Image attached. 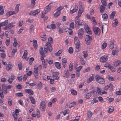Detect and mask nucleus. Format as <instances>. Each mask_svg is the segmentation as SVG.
Listing matches in <instances>:
<instances>
[{"instance_id":"obj_27","label":"nucleus","mask_w":121,"mask_h":121,"mask_svg":"<svg viewBox=\"0 0 121 121\" xmlns=\"http://www.w3.org/2000/svg\"><path fill=\"white\" fill-rule=\"evenodd\" d=\"M102 17L104 20V21H106L107 20L108 15L106 14L105 13L102 15Z\"/></svg>"},{"instance_id":"obj_54","label":"nucleus","mask_w":121,"mask_h":121,"mask_svg":"<svg viewBox=\"0 0 121 121\" xmlns=\"http://www.w3.org/2000/svg\"><path fill=\"white\" fill-rule=\"evenodd\" d=\"M83 56L84 58H86L88 55L87 52L86 51H84L83 52Z\"/></svg>"},{"instance_id":"obj_33","label":"nucleus","mask_w":121,"mask_h":121,"mask_svg":"<svg viewBox=\"0 0 121 121\" xmlns=\"http://www.w3.org/2000/svg\"><path fill=\"white\" fill-rule=\"evenodd\" d=\"M40 53L41 55L43 56L44 55V52L43 50L42 47H41L40 48Z\"/></svg>"},{"instance_id":"obj_5","label":"nucleus","mask_w":121,"mask_h":121,"mask_svg":"<svg viewBox=\"0 0 121 121\" xmlns=\"http://www.w3.org/2000/svg\"><path fill=\"white\" fill-rule=\"evenodd\" d=\"M75 23L76 24L78 25H80L82 24L83 21L79 20V18L78 16H76L75 18Z\"/></svg>"},{"instance_id":"obj_61","label":"nucleus","mask_w":121,"mask_h":121,"mask_svg":"<svg viewBox=\"0 0 121 121\" xmlns=\"http://www.w3.org/2000/svg\"><path fill=\"white\" fill-rule=\"evenodd\" d=\"M68 51L70 53H72L73 52V49L71 47H69V49Z\"/></svg>"},{"instance_id":"obj_45","label":"nucleus","mask_w":121,"mask_h":121,"mask_svg":"<svg viewBox=\"0 0 121 121\" xmlns=\"http://www.w3.org/2000/svg\"><path fill=\"white\" fill-rule=\"evenodd\" d=\"M5 48L3 46H2L0 47V52H4Z\"/></svg>"},{"instance_id":"obj_25","label":"nucleus","mask_w":121,"mask_h":121,"mask_svg":"<svg viewBox=\"0 0 121 121\" xmlns=\"http://www.w3.org/2000/svg\"><path fill=\"white\" fill-rule=\"evenodd\" d=\"M29 98L31 101V103L33 104H35V98L32 97L30 96L29 97Z\"/></svg>"},{"instance_id":"obj_10","label":"nucleus","mask_w":121,"mask_h":121,"mask_svg":"<svg viewBox=\"0 0 121 121\" xmlns=\"http://www.w3.org/2000/svg\"><path fill=\"white\" fill-rule=\"evenodd\" d=\"M85 29L86 32L88 34H91L92 33L91 32L87 24L85 25Z\"/></svg>"},{"instance_id":"obj_7","label":"nucleus","mask_w":121,"mask_h":121,"mask_svg":"<svg viewBox=\"0 0 121 121\" xmlns=\"http://www.w3.org/2000/svg\"><path fill=\"white\" fill-rule=\"evenodd\" d=\"M85 40L88 45L90 44V41L92 39V38L88 35H86L85 36Z\"/></svg>"},{"instance_id":"obj_52","label":"nucleus","mask_w":121,"mask_h":121,"mask_svg":"<svg viewBox=\"0 0 121 121\" xmlns=\"http://www.w3.org/2000/svg\"><path fill=\"white\" fill-rule=\"evenodd\" d=\"M91 96V94L90 93H88L86 94V99H88L90 98Z\"/></svg>"},{"instance_id":"obj_3","label":"nucleus","mask_w":121,"mask_h":121,"mask_svg":"<svg viewBox=\"0 0 121 121\" xmlns=\"http://www.w3.org/2000/svg\"><path fill=\"white\" fill-rule=\"evenodd\" d=\"M93 29L95 34L99 35L100 33V30L99 27L93 26Z\"/></svg>"},{"instance_id":"obj_22","label":"nucleus","mask_w":121,"mask_h":121,"mask_svg":"<svg viewBox=\"0 0 121 121\" xmlns=\"http://www.w3.org/2000/svg\"><path fill=\"white\" fill-rule=\"evenodd\" d=\"M94 79V77L93 75L91 76L87 80L86 82L88 83H89Z\"/></svg>"},{"instance_id":"obj_29","label":"nucleus","mask_w":121,"mask_h":121,"mask_svg":"<svg viewBox=\"0 0 121 121\" xmlns=\"http://www.w3.org/2000/svg\"><path fill=\"white\" fill-rule=\"evenodd\" d=\"M14 42L13 43V46L15 47L17 46L18 44L17 41L15 38H14L13 39Z\"/></svg>"},{"instance_id":"obj_4","label":"nucleus","mask_w":121,"mask_h":121,"mask_svg":"<svg viewBox=\"0 0 121 121\" xmlns=\"http://www.w3.org/2000/svg\"><path fill=\"white\" fill-rule=\"evenodd\" d=\"M108 57L106 55L102 56L100 58L99 60L100 62L104 63L108 60Z\"/></svg>"},{"instance_id":"obj_20","label":"nucleus","mask_w":121,"mask_h":121,"mask_svg":"<svg viewBox=\"0 0 121 121\" xmlns=\"http://www.w3.org/2000/svg\"><path fill=\"white\" fill-rule=\"evenodd\" d=\"M105 6H104L103 5H101L100 8V12L101 13L103 12L105 10Z\"/></svg>"},{"instance_id":"obj_17","label":"nucleus","mask_w":121,"mask_h":121,"mask_svg":"<svg viewBox=\"0 0 121 121\" xmlns=\"http://www.w3.org/2000/svg\"><path fill=\"white\" fill-rule=\"evenodd\" d=\"M69 76V71L68 70L65 71L63 74V76L64 77H68Z\"/></svg>"},{"instance_id":"obj_13","label":"nucleus","mask_w":121,"mask_h":121,"mask_svg":"<svg viewBox=\"0 0 121 121\" xmlns=\"http://www.w3.org/2000/svg\"><path fill=\"white\" fill-rule=\"evenodd\" d=\"M35 66H34V75L35 77L36 78H37L38 74V67H35Z\"/></svg>"},{"instance_id":"obj_48","label":"nucleus","mask_w":121,"mask_h":121,"mask_svg":"<svg viewBox=\"0 0 121 121\" xmlns=\"http://www.w3.org/2000/svg\"><path fill=\"white\" fill-rule=\"evenodd\" d=\"M71 93L73 95H76L77 94V92L76 91L74 90H71Z\"/></svg>"},{"instance_id":"obj_49","label":"nucleus","mask_w":121,"mask_h":121,"mask_svg":"<svg viewBox=\"0 0 121 121\" xmlns=\"http://www.w3.org/2000/svg\"><path fill=\"white\" fill-rule=\"evenodd\" d=\"M98 101L97 99H96L95 98H94L92 100L91 104L92 105L95 103L97 102Z\"/></svg>"},{"instance_id":"obj_47","label":"nucleus","mask_w":121,"mask_h":121,"mask_svg":"<svg viewBox=\"0 0 121 121\" xmlns=\"http://www.w3.org/2000/svg\"><path fill=\"white\" fill-rule=\"evenodd\" d=\"M101 3L104 6H106L107 5L106 1V0H101Z\"/></svg>"},{"instance_id":"obj_31","label":"nucleus","mask_w":121,"mask_h":121,"mask_svg":"<svg viewBox=\"0 0 121 121\" xmlns=\"http://www.w3.org/2000/svg\"><path fill=\"white\" fill-rule=\"evenodd\" d=\"M33 44L34 47L35 49H36L37 47V41L35 40H34L33 42Z\"/></svg>"},{"instance_id":"obj_2","label":"nucleus","mask_w":121,"mask_h":121,"mask_svg":"<svg viewBox=\"0 0 121 121\" xmlns=\"http://www.w3.org/2000/svg\"><path fill=\"white\" fill-rule=\"evenodd\" d=\"M97 81L100 84H103L104 83V79L103 77L100 76H96Z\"/></svg>"},{"instance_id":"obj_40","label":"nucleus","mask_w":121,"mask_h":121,"mask_svg":"<svg viewBox=\"0 0 121 121\" xmlns=\"http://www.w3.org/2000/svg\"><path fill=\"white\" fill-rule=\"evenodd\" d=\"M107 44L106 42L104 43L102 46V49H104L106 48L107 46Z\"/></svg>"},{"instance_id":"obj_1","label":"nucleus","mask_w":121,"mask_h":121,"mask_svg":"<svg viewBox=\"0 0 121 121\" xmlns=\"http://www.w3.org/2000/svg\"><path fill=\"white\" fill-rule=\"evenodd\" d=\"M48 41L49 42H47L45 45L48 48L49 51L51 52L52 51V48L51 44L53 43V39L52 37H50L48 38Z\"/></svg>"},{"instance_id":"obj_30","label":"nucleus","mask_w":121,"mask_h":121,"mask_svg":"<svg viewBox=\"0 0 121 121\" xmlns=\"http://www.w3.org/2000/svg\"><path fill=\"white\" fill-rule=\"evenodd\" d=\"M121 63V61L120 60H118L115 61L114 63V65L116 67L118 65L120 64Z\"/></svg>"},{"instance_id":"obj_44","label":"nucleus","mask_w":121,"mask_h":121,"mask_svg":"<svg viewBox=\"0 0 121 121\" xmlns=\"http://www.w3.org/2000/svg\"><path fill=\"white\" fill-rule=\"evenodd\" d=\"M42 63L43 64V67H44L45 68H46L47 67V65L46 63L45 60H43L42 61Z\"/></svg>"},{"instance_id":"obj_39","label":"nucleus","mask_w":121,"mask_h":121,"mask_svg":"<svg viewBox=\"0 0 121 121\" xmlns=\"http://www.w3.org/2000/svg\"><path fill=\"white\" fill-rule=\"evenodd\" d=\"M76 104V102H73L72 103H71L69 105V107L70 108L72 107L75 106Z\"/></svg>"},{"instance_id":"obj_64","label":"nucleus","mask_w":121,"mask_h":121,"mask_svg":"<svg viewBox=\"0 0 121 121\" xmlns=\"http://www.w3.org/2000/svg\"><path fill=\"white\" fill-rule=\"evenodd\" d=\"M23 21H19V27L22 26L23 25Z\"/></svg>"},{"instance_id":"obj_53","label":"nucleus","mask_w":121,"mask_h":121,"mask_svg":"<svg viewBox=\"0 0 121 121\" xmlns=\"http://www.w3.org/2000/svg\"><path fill=\"white\" fill-rule=\"evenodd\" d=\"M114 109L113 107L110 106L109 108L108 112L109 113H111L113 111Z\"/></svg>"},{"instance_id":"obj_6","label":"nucleus","mask_w":121,"mask_h":121,"mask_svg":"<svg viewBox=\"0 0 121 121\" xmlns=\"http://www.w3.org/2000/svg\"><path fill=\"white\" fill-rule=\"evenodd\" d=\"M46 104L43 101L41 102L40 103V109L42 111H44L45 110L46 108Z\"/></svg>"},{"instance_id":"obj_28","label":"nucleus","mask_w":121,"mask_h":121,"mask_svg":"<svg viewBox=\"0 0 121 121\" xmlns=\"http://www.w3.org/2000/svg\"><path fill=\"white\" fill-rule=\"evenodd\" d=\"M87 114L88 118L90 119L92 115V113L91 111H88L87 112Z\"/></svg>"},{"instance_id":"obj_43","label":"nucleus","mask_w":121,"mask_h":121,"mask_svg":"<svg viewBox=\"0 0 121 121\" xmlns=\"http://www.w3.org/2000/svg\"><path fill=\"white\" fill-rule=\"evenodd\" d=\"M18 65L19 69L20 70H22V63L20 62L18 64Z\"/></svg>"},{"instance_id":"obj_50","label":"nucleus","mask_w":121,"mask_h":121,"mask_svg":"<svg viewBox=\"0 0 121 121\" xmlns=\"http://www.w3.org/2000/svg\"><path fill=\"white\" fill-rule=\"evenodd\" d=\"M62 52L61 51L59 50L57 52L55 53L54 54L55 56H59L61 54Z\"/></svg>"},{"instance_id":"obj_63","label":"nucleus","mask_w":121,"mask_h":121,"mask_svg":"<svg viewBox=\"0 0 121 121\" xmlns=\"http://www.w3.org/2000/svg\"><path fill=\"white\" fill-rule=\"evenodd\" d=\"M59 75V73L56 72H53L52 73L53 77L55 76H58Z\"/></svg>"},{"instance_id":"obj_46","label":"nucleus","mask_w":121,"mask_h":121,"mask_svg":"<svg viewBox=\"0 0 121 121\" xmlns=\"http://www.w3.org/2000/svg\"><path fill=\"white\" fill-rule=\"evenodd\" d=\"M13 23L11 22L10 24H8V26L9 27V29H11L13 27L14 25H13Z\"/></svg>"},{"instance_id":"obj_14","label":"nucleus","mask_w":121,"mask_h":121,"mask_svg":"<svg viewBox=\"0 0 121 121\" xmlns=\"http://www.w3.org/2000/svg\"><path fill=\"white\" fill-rule=\"evenodd\" d=\"M15 78V75L13 74H12L11 76V78H9L8 81L9 83H11Z\"/></svg>"},{"instance_id":"obj_59","label":"nucleus","mask_w":121,"mask_h":121,"mask_svg":"<svg viewBox=\"0 0 121 121\" xmlns=\"http://www.w3.org/2000/svg\"><path fill=\"white\" fill-rule=\"evenodd\" d=\"M13 117L14 119V120L15 121H17V114L14 113L13 114Z\"/></svg>"},{"instance_id":"obj_19","label":"nucleus","mask_w":121,"mask_h":121,"mask_svg":"<svg viewBox=\"0 0 121 121\" xmlns=\"http://www.w3.org/2000/svg\"><path fill=\"white\" fill-rule=\"evenodd\" d=\"M74 40L75 44L78 46L79 43V42L78 38L75 37L74 38Z\"/></svg>"},{"instance_id":"obj_26","label":"nucleus","mask_w":121,"mask_h":121,"mask_svg":"<svg viewBox=\"0 0 121 121\" xmlns=\"http://www.w3.org/2000/svg\"><path fill=\"white\" fill-rule=\"evenodd\" d=\"M54 64L56 67L57 68L60 69V68L61 67L60 63L58 62H56Z\"/></svg>"},{"instance_id":"obj_11","label":"nucleus","mask_w":121,"mask_h":121,"mask_svg":"<svg viewBox=\"0 0 121 121\" xmlns=\"http://www.w3.org/2000/svg\"><path fill=\"white\" fill-rule=\"evenodd\" d=\"M84 30L82 28H81L78 31V36L80 39L82 38V35L83 34Z\"/></svg>"},{"instance_id":"obj_57","label":"nucleus","mask_w":121,"mask_h":121,"mask_svg":"<svg viewBox=\"0 0 121 121\" xmlns=\"http://www.w3.org/2000/svg\"><path fill=\"white\" fill-rule=\"evenodd\" d=\"M16 95L17 97H22L23 95V94L22 93H18L16 94Z\"/></svg>"},{"instance_id":"obj_55","label":"nucleus","mask_w":121,"mask_h":121,"mask_svg":"<svg viewBox=\"0 0 121 121\" xmlns=\"http://www.w3.org/2000/svg\"><path fill=\"white\" fill-rule=\"evenodd\" d=\"M73 63H71L70 64L69 66V70L71 71L73 69Z\"/></svg>"},{"instance_id":"obj_41","label":"nucleus","mask_w":121,"mask_h":121,"mask_svg":"<svg viewBox=\"0 0 121 121\" xmlns=\"http://www.w3.org/2000/svg\"><path fill=\"white\" fill-rule=\"evenodd\" d=\"M46 35H43L41 37V39L42 41H44L46 40Z\"/></svg>"},{"instance_id":"obj_9","label":"nucleus","mask_w":121,"mask_h":121,"mask_svg":"<svg viewBox=\"0 0 121 121\" xmlns=\"http://www.w3.org/2000/svg\"><path fill=\"white\" fill-rule=\"evenodd\" d=\"M39 10L38 9L33 11L30 12V14L31 15H35L37 14L40 12Z\"/></svg>"},{"instance_id":"obj_42","label":"nucleus","mask_w":121,"mask_h":121,"mask_svg":"<svg viewBox=\"0 0 121 121\" xmlns=\"http://www.w3.org/2000/svg\"><path fill=\"white\" fill-rule=\"evenodd\" d=\"M34 58L33 57H31L30 58L29 60V64L30 65H32L34 60Z\"/></svg>"},{"instance_id":"obj_36","label":"nucleus","mask_w":121,"mask_h":121,"mask_svg":"<svg viewBox=\"0 0 121 121\" xmlns=\"http://www.w3.org/2000/svg\"><path fill=\"white\" fill-rule=\"evenodd\" d=\"M4 13V10L3 7L2 6H0V15L3 14Z\"/></svg>"},{"instance_id":"obj_18","label":"nucleus","mask_w":121,"mask_h":121,"mask_svg":"<svg viewBox=\"0 0 121 121\" xmlns=\"http://www.w3.org/2000/svg\"><path fill=\"white\" fill-rule=\"evenodd\" d=\"M8 21L7 20H5L4 21L0 22V25L2 26H4L7 25L8 23Z\"/></svg>"},{"instance_id":"obj_16","label":"nucleus","mask_w":121,"mask_h":121,"mask_svg":"<svg viewBox=\"0 0 121 121\" xmlns=\"http://www.w3.org/2000/svg\"><path fill=\"white\" fill-rule=\"evenodd\" d=\"M25 91L30 95H32L34 94L33 91L30 89H26Z\"/></svg>"},{"instance_id":"obj_32","label":"nucleus","mask_w":121,"mask_h":121,"mask_svg":"<svg viewBox=\"0 0 121 121\" xmlns=\"http://www.w3.org/2000/svg\"><path fill=\"white\" fill-rule=\"evenodd\" d=\"M80 58L81 64L83 65H84L85 64V62L84 59L82 57H80Z\"/></svg>"},{"instance_id":"obj_62","label":"nucleus","mask_w":121,"mask_h":121,"mask_svg":"<svg viewBox=\"0 0 121 121\" xmlns=\"http://www.w3.org/2000/svg\"><path fill=\"white\" fill-rule=\"evenodd\" d=\"M83 11H82L79 10L78 11V16L79 17H80L81 16V14L83 12Z\"/></svg>"},{"instance_id":"obj_35","label":"nucleus","mask_w":121,"mask_h":121,"mask_svg":"<svg viewBox=\"0 0 121 121\" xmlns=\"http://www.w3.org/2000/svg\"><path fill=\"white\" fill-rule=\"evenodd\" d=\"M10 42V39L8 37L6 38V40L5 41V43L6 45L8 46Z\"/></svg>"},{"instance_id":"obj_15","label":"nucleus","mask_w":121,"mask_h":121,"mask_svg":"<svg viewBox=\"0 0 121 121\" xmlns=\"http://www.w3.org/2000/svg\"><path fill=\"white\" fill-rule=\"evenodd\" d=\"M78 6L76 4H75V7L73 9L70 10V13L71 14H73L74 13L77 12L78 11Z\"/></svg>"},{"instance_id":"obj_8","label":"nucleus","mask_w":121,"mask_h":121,"mask_svg":"<svg viewBox=\"0 0 121 121\" xmlns=\"http://www.w3.org/2000/svg\"><path fill=\"white\" fill-rule=\"evenodd\" d=\"M53 4V3H50L44 9L46 13H47L50 11L51 9V6Z\"/></svg>"},{"instance_id":"obj_58","label":"nucleus","mask_w":121,"mask_h":121,"mask_svg":"<svg viewBox=\"0 0 121 121\" xmlns=\"http://www.w3.org/2000/svg\"><path fill=\"white\" fill-rule=\"evenodd\" d=\"M16 87L18 89L20 90L22 88V85L19 84L17 85Z\"/></svg>"},{"instance_id":"obj_38","label":"nucleus","mask_w":121,"mask_h":121,"mask_svg":"<svg viewBox=\"0 0 121 121\" xmlns=\"http://www.w3.org/2000/svg\"><path fill=\"white\" fill-rule=\"evenodd\" d=\"M61 13V12L59 11H57L54 14V16L55 17H57L60 15Z\"/></svg>"},{"instance_id":"obj_24","label":"nucleus","mask_w":121,"mask_h":121,"mask_svg":"<svg viewBox=\"0 0 121 121\" xmlns=\"http://www.w3.org/2000/svg\"><path fill=\"white\" fill-rule=\"evenodd\" d=\"M116 13V12L113 11L111 14L110 15V17L111 19H114Z\"/></svg>"},{"instance_id":"obj_23","label":"nucleus","mask_w":121,"mask_h":121,"mask_svg":"<svg viewBox=\"0 0 121 121\" xmlns=\"http://www.w3.org/2000/svg\"><path fill=\"white\" fill-rule=\"evenodd\" d=\"M114 22H113L112 25V26L113 27H115L117 25L118 23V21L117 19H115L114 20Z\"/></svg>"},{"instance_id":"obj_21","label":"nucleus","mask_w":121,"mask_h":121,"mask_svg":"<svg viewBox=\"0 0 121 121\" xmlns=\"http://www.w3.org/2000/svg\"><path fill=\"white\" fill-rule=\"evenodd\" d=\"M13 67V66L10 63L7 64V66L6 67V69L7 70H9L11 69Z\"/></svg>"},{"instance_id":"obj_12","label":"nucleus","mask_w":121,"mask_h":121,"mask_svg":"<svg viewBox=\"0 0 121 121\" xmlns=\"http://www.w3.org/2000/svg\"><path fill=\"white\" fill-rule=\"evenodd\" d=\"M114 39H111L110 42L109 47L111 49L113 48L114 47Z\"/></svg>"},{"instance_id":"obj_37","label":"nucleus","mask_w":121,"mask_h":121,"mask_svg":"<svg viewBox=\"0 0 121 121\" xmlns=\"http://www.w3.org/2000/svg\"><path fill=\"white\" fill-rule=\"evenodd\" d=\"M97 90L99 95H102V93L101 91L102 90L101 88L98 87L97 88Z\"/></svg>"},{"instance_id":"obj_34","label":"nucleus","mask_w":121,"mask_h":121,"mask_svg":"<svg viewBox=\"0 0 121 121\" xmlns=\"http://www.w3.org/2000/svg\"><path fill=\"white\" fill-rule=\"evenodd\" d=\"M27 52L26 50H25L24 51V54L22 56V58L23 59L26 58L27 56Z\"/></svg>"},{"instance_id":"obj_60","label":"nucleus","mask_w":121,"mask_h":121,"mask_svg":"<svg viewBox=\"0 0 121 121\" xmlns=\"http://www.w3.org/2000/svg\"><path fill=\"white\" fill-rule=\"evenodd\" d=\"M64 8V6H59V7L57 8L56 10L57 11H60L61 10H62Z\"/></svg>"},{"instance_id":"obj_56","label":"nucleus","mask_w":121,"mask_h":121,"mask_svg":"<svg viewBox=\"0 0 121 121\" xmlns=\"http://www.w3.org/2000/svg\"><path fill=\"white\" fill-rule=\"evenodd\" d=\"M109 69L112 72H114L115 71V70L113 67L110 66L109 67Z\"/></svg>"},{"instance_id":"obj_51","label":"nucleus","mask_w":121,"mask_h":121,"mask_svg":"<svg viewBox=\"0 0 121 121\" xmlns=\"http://www.w3.org/2000/svg\"><path fill=\"white\" fill-rule=\"evenodd\" d=\"M36 113L37 116L39 118L40 117V112L39 111L38 109L36 110Z\"/></svg>"}]
</instances>
